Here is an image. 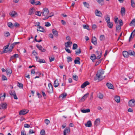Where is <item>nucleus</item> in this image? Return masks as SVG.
Segmentation results:
<instances>
[{
  "label": "nucleus",
  "mask_w": 135,
  "mask_h": 135,
  "mask_svg": "<svg viewBox=\"0 0 135 135\" xmlns=\"http://www.w3.org/2000/svg\"><path fill=\"white\" fill-rule=\"evenodd\" d=\"M49 11L48 9L46 8H44L42 10V15L44 16L45 17L43 18V19L45 20L54 15L53 13H52V15H49Z\"/></svg>",
  "instance_id": "nucleus-1"
},
{
  "label": "nucleus",
  "mask_w": 135,
  "mask_h": 135,
  "mask_svg": "<svg viewBox=\"0 0 135 135\" xmlns=\"http://www.w3.org/2000/svg\"><path fill=\"white\" fill-rule=\"evenodd\" d=\"M96 76L99 80H102L105 77L104 75V71L102 70H99L97 73Z\"/></svg>",
  "instance_id": "nucleus-2"
},
{
  "label": "nucleus",
  "mask_w": 135,
  "mask_h": 135,
  "mask_svg": "<svg viewBox=\"0 0 135 135\" xmlns=\"http://www.w3.org/2000/svg\"><path fill=\"white\" fill-rule=\"evenodd\" d=\"M49 88H47V92L49 93H52L53 92V86L52 84L49 83L48 84Z\"/></svg>",
  "instance_id": "nucleus-3"
},
{
  "label": "nucleus",
  "mask_w": 135,
  "mask_h": 135,
  "mask_svg": "<svg viewBox=\"0 0 135 135\" xmlns=\"http://www.w3.org/2000/svg\"><path fill=\"white\" fill-rule=\"evenodd\" d=\"M128 105L131 107H134L135 105V100L134 99H131L128 102Z\"/></svg>",
  "instance_id": "nucleus-4"
},
{
  "label": "nucleus",
  "mask_w": 135,
  "mask_h": 135,
  "mask_svg": "<svg viewBox=\"0 0 135 135\" xmlns=\"http://www.w3.org/2000/svg\"><path fill=\"white\" fill-rule=\"evenodd\" d=\"M9 93L11 96L13 97L15 99H17L18 98L16 96V92L15 91L11 90L9 92Z\"/></svg>",
  "instance_id": "nucleus-5"
},
{
  "label": "nucleus",
  "mask_w": 135,
  "mask_h": 135,
  "mask_svg": "<svg viewBox=\"0 0 135 135\" xmlns=\"http://www.w3.org/2000/svg\"><path fill=\"white\" fill-rule=\"evenodd\" d=\"M9 15L11 17H15L18 16V14L15 11H12L9 13Z\"/></svg>",
  "instance_id": "nucleus-6"
},
{
  "label": "nucleus",
  "mask_w": 135,
  "mask_h": 135,
  "mask_svg": "<svg viewBox=\"0 0 135 135\" xmlns=\"http://www.w3.org/2000/svg\"><path fill=\"white\" fill-rule=\"evenodd\" d=\"M28 110L26 109L21 110L19 112V114L20 115H25L28 113Z\"/></svg>",
  "instance_id": "nucleus-7"
},
{
  "label": "nucleus",
  "mask_w": 135,
  "mask_h": 135,
  "mask_svg": "<svg viewBox=\"0 0 135 135\" xmlns=\"http://www.w3.org/2000/svg\"><path fill=\"white\" fill-rule=\"evenodd\" d=\"M95 14L96 16L101 17H102L103 15L101 12L98 9H96L95 10Z\"/></svg>",
  "instance_id": "nucleus-8"
},
{
  "label": "nucleus",
  "mask_w": 135,
  "mask_h": 135,
  "mask_svg": "<svg viewBox=\"0 0 135 135\" xmlns=\"http://www.w3.org/2000/svg\"><path fill=\"white\" fill-rule=\"evenodd\" d=\"M36 46L39 50L41 51L42 52H45L46 51L45 49H44L43 47L40 45H37Z\"/></svg>",
  "instance_id": "nucleus-9"
},
{
  "label": "nucleus",
  "mask_w": 135,
  "mask_h": 135,
  "mask_svg": "<svg viewBox=\"0 0 135 135\" xmlns=\"http://www.w3.org/2000/svg\"><path fill=\"white\" fill-rule=\"evenodd\" d=\"M72 44L71 41H68L65 43V45L66 48L69 47H71V45Z\"/></svg>",
  "instance_id": "nucleus-10"
},
{
  "label": "nucleus",
  "mask_w": 135,
  "mask_h": 135,
  "mask_svg": "<svg viewBox=\"0 0 135 135\" xmlns=\"http://www.w3.org/2000/svg\"><path fill=\"white\" fill-rule=\"evenodd\" d=\"M70 129L69 128L67 127L64 131V135H66V133H69L70 132Z\"/></svg>",
  "instance_id": "nucleus-11"
},
{
  "label": "nucleus",
  "mask_w": 135,
  "mask_h": 135,
  "mask_svg": "<svg viewBox=\"0 0 135 135\" xmlns=\"http://www.w3.org/2000/svg\"><path fill=\"white\" fill-rule=\"evenodd\" d=\"M1 107L0 109H1V108L2 109H5L7 108V105L6 103H2L0 105Z\"/></svg>",
  "instance_id": "nucleus-12"
},
{
  "label": "nucleus",
  "mask_w": 135,
  "mask_h": 135,
  "mask_svg": "<svg viewBox=\"0 0 135 135\" xmlns=\"http://www.w3.org/2000/svg\"><path fill=\"white\" fill-rule=\"evenodd\" d=\"M91 42L95 45H97V42L96 37L94 36L92 38Z\"/></svg>",
  "instance_id": "nucleus-13"
},
{
  "label": "nucleus",
  "mask_w": 135,
  "mask_h": 135,
  "mask_svg": "<svg viewBox=\"0 0 135 135\" xmlns=\"http://www.w3.org/2000/svg\"><path fill=\"white\" fill-rule=\"evenodd\" d=\"M100 120L99 118L97 119L94 122L95 125L96 126H98L100 124Z\"/></svg>",
  "instance_id": "nucleus-14"
},
{
  "label": "nucleus",
  "mask_w": 135,
  "mask_h": 135,
  "mask_svg": "<svg viewBox=\"0 0 135 135\" xmlns=\"http://www.w3.org/2000/svg\"><path fill=\"white\" fill-rule=\"evenodd\" d=\"M89 83L88 81H86L81 86V88H83L86 87L87 85L89 84Z\"/></svg>",
  "instance_id": "nucleus-15"
},
{
  "label": "nucleus",
  "mask_w": 135,
  "mask_h": 135,
  "mask_svg": "<svg viewBox=\"0 0 135 135\" xmlns=\"http://www.w3.org/2000/svg\"><path fill=\"white\" fill-rule=\"evenodd\" d=\"M106 85L109 89H114V86L112 84L109 83H107L106 84Z\"/></svg>",
  "instance_id": "nucleus-16"
},
{
  "label": "nucleus",
  "mask_w": 135,
  "mask_h": 135,
  "mask_svg": "<svg viewBox=\"0 0 135 135\" xmlns=\"http://www.w3.org/2000/svg\"><path fill=\"white\" fill-rule=\"evenodd\" d=\"M123 56L125 57H128L129 56V51L128 52L126 51H124L123 52Z\"/></svg>",
  "instance_id": "nucleus-17"
},
{
  "label": "nucleus",
  "mask_w": 135,
  "mask_h": 135,
  "mask_svg": "<svg viewBox=\"0 0 135 135\" xmlns=\"http://www.w3.org/2000/svg\"><path fill=\"white\" fill-rule=\"evenodd\" d=\"M135 35V29L131 33L129 37V41H130L131 39H132Z\"/></svg>",
  "instance_id": "nucleus-18"
},
{
  "label": "nucleus",
  "mask_w": 135,
  "mask_h": 135,
  "mask_svg": "<svg viewBox=\"0 0 135 135\" xmlns=\"http://www.w3.org/2000/svg\"><path fill=\"white\" fill-rule=\"evenodd\" d=\"M37 31H39L42 32H44L45 31V30L44 28L40 26L37 28Z\"/></svg>",
  "instance_id": "nucleus-19"
},
{
  "label": "nucleus",
  "mask_w": 135,
  "mask_h": 135,
  "mask_svg": "<svg viewBox=\"0 0 135 135\" xmlns=\"http://www.w3.org/2000/svg\"><path fill=\"white\" fill-rule=\"evenodd\" d=\"M6 97V93H4L3 94L2 93L0 94V99L1 101H3Z\"/></svg>",
  "instance_id": "nucleus-20"
},
{
  "label": "nucleus",
  "mask_w": 135,
  "mask_h": 135,
  "mask_svg": "<svg viewBox=\"0 0 135 135\" xmlns=\"http://www.w3.org/2000/svg\"><path fill=\"white\" fill-rule=\"evenodd\" d=\"M107 26L108 27L110 28H113V23L110 21L107 23Z\"/></svg>",
  "instance_id": "nucleus-21"
},
{
  "label": "nucleus",
  "mask_w": 135,
  "mask_h": 135,
  "mask_svg": "<svg viewBox=\"0 0 135 135\" xmlns=\"http://www.w3.org/2000/svg\"><path fill=\"white\" fill-rule=\"evenodd\" d=\"M114 99L115 101L117 103H119L120 101V97L116 95Z\"/></svg>",
  "instance_id": "nucleus-22"
},
{
  "label": "nucleus",
  "mask_w": 135,
  "mask_h": 135,
  "mask_svg": "<svg viewBox=\"0 0 135 135\" xmlns=\"http://www.w3.org/2000/svg\"><path fill=\"white\" fill-rule=\"evenodd\" d=\"M120 12L122 16L124 15L125 14V9L124 8L122 7L121 8Z\"/></svg>",
  "instance_id": "nucleus-23"
},
{
  "label": "nucleus",
  "mask_w": 135,
  "mask_h": 135,
  "mask_svg": "<svg viewBox=\"0 0 135 135\" xmlns=\"http://www.w3.org/2000/svg\"><path fill=\"white\" fill-rule=\"evenodd\" d=\"M85 126L86 127H90L91 126L92 124L90 120H89L85 124Z\"/></svg>",
  "instance_id": "nucleus-24"
},
{
  "label": "nucleus",
  "mask_w": 135,
  "mask_h": 135,
  "mask_svg": "<svg viewBox=\"0 0 135 135\" xmlns=\"http://www.w3.org/2000/svg\"><path fill=\"white\" fill-rule=\"evenodd\" d=\"M129 55L135 57V52L134 51L132 50L129 51Z\"/></svg>",
  "instance_id": "nucleus-25"
},
{
  "label": "nucleus",
  "mask_w": 135,
  "mask_h": 135,
  "mask_svg": "<svg viewBox=\"0 0 135 135\" xmlns=\"http://www.w3.org/2000/svg\"><path fill=\"white\" fill-rule=\"evenodd\" d=\"M76 59H77L75 60L74 61L75 64H80V61H79V60L80 59V58L78 57H77L76 58Z\"/></svg>",
  "instance_id": "nucleus-26"
},
{
  "label": "nucleus",
  "mask_w": 135,
  "mask_h": 135,
  "mask_svg": "<svg viewBox=\"0 0 135 135\" xmlns=\"http://www.w3.org/2000/svg\"><path fill=\"white\" fill-rule=\"evenodd\" d=\"M52 33L55 36H58V34L57 31L54 29H53L52 30Z\"/></svg>",
  "instance_id": "nucleus-27"
},
{
  "label": "nucleus",
  "mask_w": 135,
  "mask_h": 135,
  "mask_svg": "<svg viewBox=\"0 0 135 135\" xmlns=\"http://www.w3.org/2000/svg\"><path fill=\"white\" fill-rule=\"evenodd\" d=\"M104 18L107 23L110 21V18L108 15H106L104 17Z\"/></svg>",
  "instance_id": "nucleus-28"
},
{
  "label": "nucleus",
  "mask_w": 135,
  "mask_h": 135,
  "mask_svg": "<svg viewBox=\"0 0 135 135\" xmlns=\"http://www.w3.org/2000/svg\"><path fill=\"white\" fill-rule=\"evenodd\" d=\"M34 9L33 8H31L29 10L28 14L29 15H31L34 14Z\"/></svg>",
  "instance_id": "nucleus-29"
},
{
  "label": "nucleus",
  "mask_w": 135,
  "mask_h": 135,
  "mask_svg": "<svg viewBox=\"0 0 135 135\" xmlns=\"http://www.w3.org/2000/svg\"><path fill=\"white\" fill-rule=\"evenodd\" d=\"M9 44H8V45L6 46H5V48L4 49V52L7 53L8 51V47Z\"/></svg>",
  "instance_id": "nucleus-30"
},
{
  "label": "nucleus",
  "mask_w": 135,
  "mask_h": 135,
  "mask_svg": "<svg viewBox=\"0 0 135 135\" xmlns=\"http://www.w3.org/2000/svg\"><path fill=\"white\" fill-rule=\"evenodd\" d=\"M7 75H10L12 73V70L10 69H6V70Z\"/></svg>",
  "instance_id": "nucleus-31"
},
{
  "label": "nucleus",
  "mask_w": 135,
  "mask_h": 135,
  "mask_svg": "<svg viewBox=\"0 0 135 135\" xmlns=\"http://www.w3.org/2000/svg\"><path fill=\"white\" fill-rule=\"evenodd\" d=\"M59 85V83L58 81V80H56L54 82V87L56 88Z\"/></svg>",
  "instance_id": "nucleus-32"
},
{
  "label": "nucleus",
  "mask_w": 135,
  "mask_h": 135,
  "mask_svg": "<svg viewBox=\"0 0 135 135\" xmlns=\"http://www.w3.org/2000/svg\"><path fill=\"white\" fill-rule=\"evenodd\" d=\"M88 95L89 94L88 93L84 95L81 98V100L82 101H84V100L87 98Z\"/></svg>",
  "instance_id": "nucleus-33"
},
{
  "label": "nucleus",
  "mask_w": 135,
  "mask_h": 135,
  "mask_svg": "<svg viewBox=\"0 0 135 135\" xmlns=\"http://www.w3.org/2000/svg\"><path fill=\"white\" fill-rule=\"evenodd\" d=\"M90 110L89 109H82L81 110V112L83 113H86L89 112Z\"/></svg>",
  "instance_id": "nucleus-34"
},
{
  "label": "nucleus",
  "mask_w": 135,
  "mask_h": 135,
  "mask_svg": "<svg viewBox=\"0 0 135 135\" xmlns=\"http://www.w3.org/2000/svg\"><path fill=\"white\" fill-rule=\"evenodd\" d=\"M8 26L11 28H13L14 25L11 22H8L7 23Z\"/></svg>",
  "instance_id": "nucleus-35"
},
{
  "label": "nucleus",
  "mask_w": 135,
  "mask_h": 135,
  "mask_svg": "<svg viewBox=\"0 0 135 135\" xmlns=\"http://www.w3.org/2000/svg\"><path fill=\"white\" fill-rule=\"evenodd\" d=\"M83 3L84 7L87 8H89V4L88 3L85 2H83Z\"/></svg>",
  "instance_id": "nucleus-36"
},
{
  "label": "nucleus",
  "mask_w": 135,
  "mask_h": 135,
  "mask_svg": "<svg viewBox=\"0 0 135 135\" xmlns=\"http://www.w3.org/2000/svg\"><path fill=\"white\" fill-rule=\"evenodd\" d=\"M90 59L93 61L96 59V56L94 54H92L90 57Z\"/></svg>",
  "instance_id": "nucleus-37"
},
{
  "label": "nucleus",
  "mask_w": 135,
  "mask_h": 135,
  "mask_svg": "<svg viewBox=\"0 0 135 135\" xmlns=\"http://www.w3.org/2000/svg\"><path fill=\"white\" fill-rule=\"evenodd\" d=\"M18 55L17 54H15L11 56L12 59H14L15 58L18 57Z\"/></svg>",
  "instance_id": "nucleus-38"
},
{
  "label": "nucleus",
  "mask_w": 135,
  "mask_h": 135,
  "mask_svg": "<svg viewBox=\"0 0 135 135\" xmlns=\"http://www.w3.org/2000/svg\"><path fill=\"white\" fill-rule=\"evenodd\" d=\"M103 95L101 93H99L98 94V97L100 99H103Z\"/></svg>",
  "instance_id": "nucleus-39"
},
{
  "label": "nucleus",
  "mask_w": 135,
  "mask_h": 135,
  "mask_svg": "<svg viewBox=\"0 0 135 135\" xmlns=\"http://www.w3.org/2000/svg\"><path fill=\"white\" fill-rule=\"evenodd\" d=\"M130 26L132 25L135 26V19H133L129 24Z\"/></svg>",
  "instance_id": "nucleus-40"
},
{
  "label": "nucleus",
  "mask_w": 135,
  "mask_h": 135,
  "mask_svg": "<svg viewBox=\"0 0 135 135\" xmlns=\"http://www.w3.org/2000/svg\"><path fill=\"white\" fill-rule=\"evenodd\" d=\"M81 52V50L80 49H78L75 51V54L77 55H79Z\"/></svg>",
  "instance_id": "nucleus-41"
},
{
  "label": "nucleus",
  "mask_w": 135,
  "mask_h": 135,
  "mask_svg": "<svg viewBox=\"0 0 135 135\" xmlns=\"http://www.w3.org/2000/svg\"><path fill=\"white\" fill-rule=\"evenodd\" d=\"M83 27L84 29H86L88 30H89V27L88 26L86 25H83Z\"/></svg>",
  "instance_id": "nucleus-42"
},
{
  "label": "nucleus",
  "mask_w": 135,
  "mask_h": 135,
  "mask_svg": "<svg viewBox=\"0 0 135 135\" xmlns=\"http://www.w3.org/2000/svg\"><path fill=\"white\" fill-rule=\"evenodd\" d=\"M131 6L133 7H135V3H134V1L133 0H131Z\"/></svg>",
  "instance_id": "nucleus-43"
},
{
  "label": "nucleus",
  "mask_w": 135,
  "mask_h": 135,
  "mask_svg": "<svg viewBox=\"0 0 135 135\" xmlns=\"http://www.w3.org/2000/svg\"><path fill=\"white\" fill-rule=\"evenodd\" d=\"M120 25H117L116 26V28L117 30H120L121 29V27Z\"/></svg>",
  "instance_id": "nucleus-44"
},
{
  "label": "nucleus",
  "mask_w": 135,
  "mask_h": 135,
  "mask_svg": "<svg viewBox=\"0 0 135 135\" xmlns=\"http://www.w3.org/2000/svg\"><path fill=\"white\" fill-rule=\"evenodd\" d=\"M73 79L76 81H77L78 80V77L76 75H73Z\"/></svg>",
  "instance_id": "nucleus-45"
},
{
  "label": "nucleus",
  "mask_w": 135,
  "mask_h": 135,
  "mask_svg": "<svg viewBox=\"0 0 135 135\" xmlns=\"http://www.w3.org/2000/svg\"><path fill=\"white\" fill-rule=\"evenodd\" d=\"M78 45L76 44H73V50L76 49L77 48Z\"/></svg>",
  "instance_id": "nucleus-46"
},
{
  "label": "nucleus",
  "mask_w": 135,
  "mask_h": 135,
  "mask_svg": "<svg viewBox=\"0 0 135 135\" xmlns=\"http://www.w3.org/2000/svg\"><path fill=\"white\" fill-rule=\"evenodd\" d=\"M105 36L104 35H101L100 37V41H102L105 39Z\"/></svg>",
  "instance_id": "nucleus-47"
},
{
  "label": "nucleus",
  "mask_w": 135,
  "mask_h": 135,
  "mask_svg": "<svg viewBox=\"0 0 135 135\" xmlns=\"http://www.w3.org/2000/svg\"><path fill=\"white\" fill-rule=\"evenodd\" d=\"M7 80V77L4 75H2V80Z\"/></svg>",
  "instance_id": "nucleus-48"
},
{
  "label": "nucleus",
  "mask_w": 135,
  "mask_h": 135,
  "mask_svg": "<svg viewBox=\"0 0 135 135\" xmlns=\"http://www.w3.org/2000/svg\"><path fill=\"white\" fill-rule=\"evenodd\" d=\"M14 46L12 44H11L10 45V46L9 47V51L10 52H11L12 51V49L14 47Z\"/></svg>",
  "instance_id": "nucleus-49"
},
{
  "label": "nucleus",
  "mask_w": 135,
  "mask_h": 135,
  "mask_svg": "<svg viewBox=\"0 0 135 135\" xmlns=\"http://www.w3.org/2000/svg\"><path fill=\"white\" fill-rule=\"evenodd\" d=\"M67 94L66 93H63L61 94L60 96H59V97H62V98H64L66 97Z\"/></svg>",
  "instance_id": "nucleus-50"
},
{
  "label": "nucleus",
  "mask_w": 135,
  "mask_h": 135,
  "mask_svg": "<svg viewBox=\"0 0 135 135\" xmlns=\"http://www.w3.org/2000/svg\"><path fill=\"white\" fill-rule=\"evenodd\" d=\"M51 25L50 23L48 22H45V26H46V27H49V26H51Z\"/></svg>",
  "instance_id": "nucleus-51"
},
{
  "label": "nucleus",
  "mask_w": 135,
  "mask_h": 135,
  "mask_svg": "<svg viewBox=\"0 0 135 135\" xmlns=\"http://www.w3.org/2000/svg\"><path fill=\"white\" fill-rule=\"evenodd\" d=\"M41 13L40 11H36L35 12V15L38 16H41Z\"/></svg>",
  "instance_id": "nucleus-52"
},
{
  "label": "nucleus",
  "mask_w": 135,
  "mask_h": 135,
  "mask_svg": "<svg viewBox=\"0 0 135 135\" xmlns=\"http://www.w3.org/2000/svg\"><path fill=\"white\" fill-rule=\"evenodd\" d=\"M40 134L41 135H44L45 134V132L44 129H42L40 132Z\"/></svg>",
  "instance_id": "nucleus-53"
},
{
  "label": "nucleus",
  "mask_w": 135,
  "mask_h": 135,
  "mask_svg": "<svg viewBox=\"0 0 135 135\" xmlns=\"http://www.w3.org/2000/svg\"><path fill=\"white\" fill-rule=\"evenodd\" d=\"M97 2L99 4H100L102 5V3H103L104 1L103 0H96Z\"/></svg>",
  "instance_id": "nucleus-54"
},
{
  "label": "nucleus",
  "mask_w": 135,
  "mask_h": 135,
  "mask_svg": "<svg viewBox=\"0 0 135 135\" xmlns=\"http://www.w3.org/2000/svg\"><path fill=\"white\" fill-rule=\"evenodd\" d=\"M4 35L6 37H8L10 35L9 33V32H7L4 33Z\"/></svg>",
  "instance_id": "nucleus-55"
},
{
  "label": "nucleus",
  "mask_w": 135,
  "mask_h": 135,
  "mask_svg": "<svg viewBox=\"0 0 135 135\" xmlns=\"http://www.w3.org/2000/svg\"><path fill=\"white\" fill-rule=\"evenodd\" d=\"M45 122L47 125H48L50 122V121L48 119H45Z\"/></svg>",
  "instance_id": "nucleus-56"
},
{
  "label": "nucleus",
  "mask_w": 135,
  "mask_h": 135,
  "mask_svg": "<svg viewBox=\"0 0 135 135\" xmlns=\"http://www.w3.org/2000/svg\"><path fill=\"white\" fill-rule=\"evenodd\" d=\"M18 86L20 88H23V85L22 84L20 83H18Z\"/></svg>",
  "instance_id": "nucleus-57"
},
{
  "label": "nucleus",
  "mask_w": 135,
  "mask_h": 135,
  "mask_svg": "<svg viewBox=\"0 0 135 135\" xmlns=\"http://www.w3.org/2000/svg\"><path fill=\"white\" fill-rule=\"evenodd\" d=\"M24 127L25 128H28L30 127V126L29 124L26 123L24 124Z\"/></svg>",
  "instance_id": "nucleus-58"
},
{
  "label": "nucleus",
  "mask_w": 135,
  "mask_h": 135,
  "mask_svg": "<svg viewBox=\"0 0 135 135\" xmlns=\"http://www.w3.org/2000/svg\"><path fill=\"white\" fill-rule=\"evenodd\" d=\"M49 59L50 60V62H51L52 61H53L54 60L55 58L54 57H49Z\"/></svg>",
  "instance_id": "nucleus-59"
},
{
  "label": "nucleus",
  "mask_w": 135,
  "mask_h": 135,
  "mask_svg": "<svg viewBox=\"0 0 135 135\" xmlns=\"http://www.w3.org/2000/svg\"><path fill=\"white\" fill-rule=\"evenodd\" d=\"M68 62H70L71 61H72V59L70 57H67Z\"/></svg>",
  "instance_id": "nucleus-60"
},
{
  "label": "nucleus",
  "mask_w": 135,
  "mask_h": 135,
  "mask_svg": "<svg viewBox=\"0 0 135 135\" xmlns=\"http://www.w3.org/2000/svg\"><path fill=\"white\" fill-rule=\"evenodd\" d=\"M40 22H36L35 23V26H38V27H39L40 25Z\"/></svg>",
  "instance_id": "nucleus-61"
},
{
  "label": "nucleus",
  "mask_w": 135,
  "mask_h": 135,
  "mask_svg": "<svg viewBox=\"0 0 135 135\" xmlns=\"http://www.w3.org/2000/svg\"><path fill=\"white\" fill-rule=\"evenodd\" d=\"M38 62L40 63H45V61L44 59H40Z\"/></svg>",
  "instance_id": "nucleus-62"
},
{
  "label": "nucleus",
  "mask_w": 135,
  "mask_h": 135,
  "mask_svg": "<svg viewBox=\"0 0 135 135\" xmlns=\"http://www.w3.org/2000/svg\"><path fill=\"white\" fill-rule=\"evenodd\" d=\"M30 3L34 5L35 4V2L34 0H30Z\"/></svg>",
  "instance_id": "nucleus-63"
},
{
  "label": "nucleus",
  "mask_w": 135,
  "mask_h": 135,
  "mask_svg": "<svg viewBox=\"0 0 135 135\" xmlns=\"http://www.w3.org/2000/svg\"><path fill=\"white\" fill-rule=\"evenodd\" d=\"M26 133L25 131H22L21 132V135H26Z\"/></svg>",
  "instance_id": "nucleus-64"
}]
</instances>
